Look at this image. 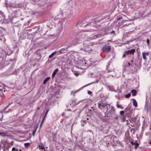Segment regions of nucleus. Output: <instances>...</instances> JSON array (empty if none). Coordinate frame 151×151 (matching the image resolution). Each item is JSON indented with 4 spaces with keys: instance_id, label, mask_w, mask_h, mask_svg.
<instances>
[{
    "instance_id": "nucleus-1",
    "label": "nucleus",
    "mask_w": 151,
    "mask_h": 151,
    "mask_svg": "<svg viewBox=\"0 0 151 151\" xmlns=\"http://www.w3.org/2000/svg\"><path fill=\"white\" fill-rule=\"evenodd\" d=\"M82 21H78L76 24V26L78 27H90L89 29L87 30V31H94L97 29V28L95 27V23L93 22H91L89 24H88L84 25V24Z\"/></svg>"
},
{
    "instance_id": "nucleus-2",
    "label": "nucleus",
    "mask_w": 151,
    "mask_h": 151,
    "mask_svg": "<svg viewBox=\"0 0 151 151\" xmlns=\"http://www.w3.org/2000/svg\"><path fill=\"white\" fill-rule=\"evenodd\" d=\"M39 5L40 6H44L43 8H45L47 6H52L51 3L50 2V0H47L46 2L44 1H42L40 3H39Z\"/></svg>"
},
{
    "instance_id": "nucleus-3",
    "label": "nucleus",
    "mask_w": 151,
    "mask_h": 151,
    "mask_svg": "<svg viewBox=\"0 0 151 151\" xmlns=\"http://www.w3.org/2000/svg\"><path fill=\"white\" fill-rule=\"evenodd\" d=\"M111 50V47L109 46L106 45L102 48V50L104 52H108Z\"/></svg>"
},
{
    "instance_id": "nucleus-4",
    "label": "nucleus",
    "mask_w": 151,
    "mask_h": 151,
    "mask_svg": "<svg viewBox=\"0 0 151 151\" xmlns=\"http://www.w3.org/2000/svg\"><path fill=\"white\" fill-rule=\"evenodd\" d=\"M108 105L110 106L109 104H107L106 103H98V106L100 109H102L104 108Z\"/></svg>"
},
{
    "instance_id": "nucleus-5",
    "label": "nucleus",
    "mask_w": 151,
    "mask_h": 151,
    "mask_svg": "<svg viewBox=\"0 0 151 151\" xmlns=\"http://www.w3.org/2000/svg\"><path fill=\"white\" fill-rule=\"evenodd\" d=\"M5 19V16L4 15V13L0 11V23H2L4 22L3 20Z\"/></svg>"
},
{
    "instance_id": "nucleus-6",
    "label": "nucleus",
    "mask_w": 151,
    "mask_h": 151,
    "mask_svg": "<svg viewBox=\"0 0 151 151\" xmlns=\"http://www.w3.org/2000/svg\"><path fill=\"white\" fill-rule=\"evenodd\" d=\"M134 51L135 50L134 49H132L130 50L126 51L124 52V53L127 55L129 54H133L134 53Z\"/></svg>"
},
{
    "instance_id": "nucleus-7",
    "label": "nucleus",
    "mask_w": 151,
    "mask_h": 151,
    "mask_svg": "<svg viewBox=\"0 0 151 151\" xmlns=\"http://www.w3.org/2000/svg\"><path fill=\"white\" fill-rule=\"evenodd\" d=\"M91 46L87 45L86 46L84 49V50L85 51H88L91 50V47H90Z\"/></svg>"
},
{
    "instance_id": "nucleus-8",
    "label": "nucleus",
    "mask_w": 151,
    "mask_h": 151,
    "mask_svg": "<svg viewBox=\"0 0 151 151\" xmlns=\"http://www.w3.org/2000/svg\"><path fill=\"white\" fill-rule=\"evenodd\" d=\"M79 40H75L73 41V43L71 45H76L77 44H79L80 43L78 42V41H79Z\"/></svg>"
},
{
    "instance_id": "nucleus-9",
    "label": "nucleus",
    "mask_w": 151,
    "mask_h": 151,
    "mask_svg": "<svg viewBox=\"0 0 151 151\" xmlns=\"http://www.w3.org/2000/svg\"><path fill=\"white\" fill-rule=\"evenodd\" d=\"M149 53L148 52H143L142 53L143 58L145 60L146 58V56L148 55Z\"/></svg>"
},
{
    "instance_id": "nucleus-10",
    "label": "nucleus",
    "mask_w": 151,
    "mask_h": 151,
    "mask_svg": "<svg viewBox=\"0 0 151 151\" xmlns=\"http://www.w3.org/2000/svg\"><path fill=\"white\" fill-rule=\"evenodd\" d=\"M132 103H133V105L134 106H135V107H137V102L135 99H133Z\"/></svg>"
},
{
    "instance_id": "nucleus-11",
    "label": "nucleus",
    "mask_w": 151,
    "mask_h": 151,
    "mask_svg": "<svg viewBox=\"0 0 151 151\" xmlns=\"http://www.w3.org/2000/svg\"><path fill=\"white\" fill-rule=\"evenodd\" d=\"M58 71V69H56L55 70L53 71V73L52 74V77H54V76L55 75L56 73Z\"/></svg>"
},
{
    "instance_id": "nucleus-12",
    "label": "nucleus",
    "mask_w": 151,
    "mask_h": 151,
    "mask_svg": "<svg viewBox=\"0 0 151 151\" xmlns=\"http://www.w3.org/2000/svg\"><path fill=\"white\" fill-rule=\"evenodd\" d=\"M50 77H48L45 79L44 80L43 82V84H46V82L47 81L50 79Z\"/></svg>"
},
{
    "instance_id": "nucleus-13",
    "label": "nucleus",
    "mask_w": 151,
    "mask_h": 151,
    "mask_svg": "<svg viewBox=\"0 0 151 151\" xmlns=\"http://www.w3.org/2000/svg\"><path fill=\"white\" fill-rule=\"evenodd\" d=\"M131 92L132 93L133 96H135L137 93L136 91L135 90H132L131 91Z\"/></svg>"
},
{
    "instance_id": "nucleus-14",
    "label": "nucleus",
    "mask_w": 151,
    "mask_h": 151,
    "mask_svg": "<svg viewBox=\"0 0 151 151\" xmlns=\"http://www.w3.org/2000/svg\"><path fill=\"white\" fill-rule=\"evenodd\" d=\"M21 149H18L14 147L12 148V151H21Z\"/></svg>"
},
{
    "instance_id": "nucleus-15",
    "label": "nucleus",
    "mask_w": 151,
    "mask_h": 151,
    "mask_svg": "<svg viewBox=\"0 0 151 151\" xmlns=\"http://www.w3.org/2000/svg\"><path fill=\"white\" fill-rule=\"evenodd\" d=\"M0 135L2 137H4L6 136L7 134L6 133L4 132H0Z\"/></svg>"
},
{
    "instance_id": "nucleus-16",
    "label": "nucleus",
    "mask_w": 151,
    "mask_h": 151,
    "mask_svg": "<svg viewBox=\"0 0 151 151\" xmlns=\"http://www.w3.org/2000/svg\"><path fill=\"white\" fill-rule=\"evenodd\" d=\"M24 145L25 147L27 148L30 145V143H25Z\"/></svg>"
},
{
    "instance_id": "nucleus-17",
    "label": "nucleus",
    "mask_w": 151,
    "mask_h": 151,
    "mask_svg": "<svg viewBox=\"0 0 151 151\" xmlns=\"http://www.w3.org/2000/svg\"><path fill=\"white\" fill-rule=\"evenodd\" d=\"M56 52L55 51L54 52L52 53L50 55L49 57V58H50L52 57L54 55Z\"/></svg>"
},
{
    "instance_id": "nucleus-18",
    "label": "nucleus",
    "mask_w": 151,
    "mask_h": 151,
    "mask_svg": "<svg viewBox=\"0 0 151 151\" xmlns=\"http://www.w3.org/2000/svg\"><path fill=\"white\" fill-rule=\"evenodd\" d=\"M114 69H112L111 70H107V72L108 73L110 72H114Z\"/></svg>"
},
{
    "instance_id": "nucleus-19",
    "label": "nucleus",
    "mask_w": 151,
    "mask_h": 151,
    "mask_svg": "<svg viewBox=\"0 0 151 151\" xmlns=\"http://www.w3.org/2000/svg\"><path fill=\"white\" fill-rule=\"evenodd\" d=\"M131 96V94L130 93H128V94H126L125 96V97L126 98H129Z\"/></svg>"
},
{
    "instance_id": "nucleus-20",
    "label": "nucleus",
    "mask_w": 151,
    "mask_h": 151,
    "mask_svg": "<svg viewBox=\"0 0 151 151\" xmlns=\"http://www.w3.org/2000/svg\"><path fill=\"white\" fill-rule=\"evenodd\" d=\"M135 145V149H136L139 146V145L138 143H136Z\"/></svg>"
},
{
    "instance_id": "nucleus-21",
    "label": "nucleus",
    "mask_w": 151,
    "mask_h": 151,
    "mask_svg": "<svg viewBox=\"0 0 151 151\" xmlns=\"http://www.w3.org/2000/svg\"><path fill=\"white\" fill-rule=\"evenodd\" d=\"M100 37V35H96L94 36V39H96L97 38L99 37Z\"/></svg>"
},
{
    "instance_id": "nucleus-22",
    "label": "nucleus",
    "mask_w": 151,
    "mask_h": 151,
    "mask_svg": "<svg viewBox=\"0 0 151 151\" xmlns=\"http://www.w3.org/2000/svg\"><path fill=\"white\" fill-rule=\"evenodd\" d=\"M124 112L123 111H121L120 112V114L121 115H123L124 114Z\"/></svg>"
},
{
    "instance_id": "nucleus-23",
    "label": "nucleus",
    "mask_w": 151,
    "mask_h": 151,
    "mask_svg": "<svg viewBox=\"0 0 151 151\" xmlns=\"http://www.w3.org/2000/svg\"><path fill=\"white\" fill-rule=\"evenodd\" d=\"M48 111H49V110H46V113H45V116H44V118H43V120H44V119L45 117V116H46V115H47V114L48 112Z\"/></svg>"
},
{
    "instance_id": "nucleus-24",
    "label": "nucleus",
    "mask_w": 151,
    "mask_h": 151,
    "mask_svg": "<svg viewBox=\"0 0 151 151\" xmlns=\"http://www.w3.org/2000/svg\"><path fill=\"white\" fill-rule=\"evenodd\" d=\"M111 110L113 112H114V111H115L113 107L112 106H111Z\"/></svg>"
},
{
    "instance_id": "nucleus-25",
    "label": "nucleus",
    "mask_w": 151,
    "mask_h": 151,
    "mask_svg": "<svg viewBox=\"0 0 151 151\" xmlns=\"http://www.w3.org/2000/svg\"><path fill=\"white\" fill-rule=\"evenodd\" d=\"M85 37V36L84 35H82V36H81V40H82V41H83V40L84 39V37Z\"/></svg>"
},
{
    "instance_id": "nucleus-26",
    "label": "nucleus",
    "mask_w": 151,
    "mask_h": 151,
    "mask_svg": "<svg viewBox=\"0 0 151 151\" xmlns=\"http://www.w3.org/2000/svg\"><path fill=\"white\" fill-rule=\"evenodd\" d=\"M147 42L148 45L149 44V40L148 39H147Z\"/></svg>"
},
{
    "instance_id": "nucleus-27",
    "label": "nucleus",
    "mask_w": 151,
    "mask_h": 151,
    "mask_svg": "<svg viewBox=\"0 0 151 151\" xmlns=\"http://www.w3.org/2000/svg\"><path fill=\"white\" fill-rule=\"evenodd\" d=\"M12 103V101H11L10 103H9L8 104V105L6 106L5 107L6 108H7L8 106L10 105Z\"/></svg>"
},
{
    "instance_id": "nucleus-28",
    "label": "nucleus",
    "mask_w": 151,
    "mask_h": 151,
    "mask_svg": "<svg viewBox=\"0 0 151 151\" xmlns=\"http://www.w3.org/2000/svg\"><path fill=\"white\" fill-rule=\"evenodd\" d=\"M92 92L90 91H89L88 92V94H92Z\"/></svg>"
},
{
    "instance_id": "nucleus-29",
    "label": "nucleus",
    "mask_w": 151,
    "mask_h": 151,
    "mask_svg": "<svg viewBox=\"0 0 151 151\" xmlns=\"http://www.w3.org/2000/svg\"><path fill=\"white\" fill-rule=\"evenodd\" d=\"M116 105L117 107L118 108H120L121 107H122L121 106H120L119 105V104H116Z\"/></svg>"
},
{
    "instance_id": "nucleus-30",
    "label": "nucleus",
    "mask_w": 151,
    "mask_h": 151,
    "mask_svg": "<svg viewBox=\"0 0 151 151\" xmlns=\"http://www.w3.org/2000/svg\"><path fill=\"white\" fill-rule=\"evenodd\" d=\"M76 91H75L74 92H73V91H72L71 92V94H73V95H74V94L76 93Z\"/></svg>"
},
{
    "instance_id": "nucleus-31",
    "label": "nucleus",
    "mask_w": 151,
    "mask_h": 151,
    "mask_svg": "<svg viewBox=\"0 0 151 151\" xmlns=\"http://www.w3.org/2000/svg\"><path fill=\"white\" fill-rule=\"evenodd\" d=\"M110 33L111 34H114L115 33V31H112L110 32Z\"/></svg>"
},
{
    "instance_id": "nucleus-32",
    "label": "nucleus",
    "mask_w": 151,
    "mask_h": 151,
    "mask_svg": "<svg viewBox=\"0 0 151 151\" xmlns=\"http://www.w3.org/2000/svg\"><path fill=\"white\" fill-rule=\"evenodd\" d=\"M131 143L132 144V145H135V144L136 143L135 142H131Z\"/></svg>"
},
{
    "instance_id": "nucleus-33",
    "label": "nucleus",
    "mask_w": 151,
    "mask_h": 151,
    "mask_svg": "<svg viewBox=\"0 0 151 151\" xmlns=\"http://www.w3.org/2000/svg\"><path fill=\"white\" fill-rule=\"evenodd\" d=\"M126 54H125H125H123V55L122 56V58H124L125 57Z\"/></svg>"
},
{
    "instance_id": "nucleus-34",
    "label": "nucleus",
    "mask_w": 151,
    "mask_h": 151,
    "mask_svg": "<svg viewBox=\"0 0 151 151\" xmlns=\"http://www.w3.org/2000/svg\"><path fill=\"white\" fill-rule=\"evenodd\" d=\"M107 106V112H108V109H109H109H110V107L109 106Z\"/></svg>"
},
{
    "instance_id": "nucleus-35",
    "label": "nucleus",
    "mask_w": 151,
    "mask_h": 151,
    "mask_svg": "<svg viewBox=\"0 0 151 151\" xmlns=\"http://www.w3.org/2000/svg\"><path fill=\"white\" fill-rule=\"evenodd\" d=\"M44 148V147L43 146H42L40 147V149H43Z\"/></svg>"
},
{
    "instance_id": "nucleus-36",
    "label": "nucleus",
    "mask_w": 151,
    "mask_h": 151,
    "mask_svg": "<svg viewBox=\"0 0 151 151\" xmlns=\"http://www.w3.org/2000/svg\"><path fill=\"white\" fill-rule=\"evenodd\" d=\"M118 116H116L115 117V119H118Z\"/></svg>"
},
{
    "instance_id": "nucleus-37",
    "label": "nucleus",
    "mask_w": 151,
    "mask_h": 151,
    "mask_svg": "<svg viewBox=\"0 0 151 151\" xmlns=\"http://www.w3.org/2000/svg\"><path fill=\"white\" fill-rule=\"evenodd\" d=\"M122 18L121 17H119L117 19V20H119Z\"/></svg>"
},
{
    "instance_id": "nucleus-38",
    "label": "nucleus",
    "mask_w": 151,
    "mask_h": 151,
    "mask_svg": "<svg viewBox=\"0 0 151 151\" xmlns=\"http://www.w3.org/2000/svg\"><path fill=\"white\" fill-rule=\"evenodd\" d=\"M74 74H75V75H77V76H78V73H74Z\"/></svg>"
},
{
    "instance_id": "nucleus-39",
    "label": "nucleus",
    "mask_w": 151,
    "mask_h": 151,
    "mask_svg": "<svg viewBox=\"0 0 151 151\" xmlns=\"http://www.w3.org/2000/svg\"><path fill=\"white\" fill-rule=\"evenodd\" d=\"M128 65H129V66H130L131 65V64H130V63H128Z\"/></svg>"
},
{
    "instance_id": "nucleus-40",
    "label": "nucleus",
    "mask_w": 151,
    "mask_h": 151,
    "mask_svg": "<svg viewBox=\"0 0 151 151\" xmlns=\"http://www.w3.org/2000/svg\"><path fill=\"white\" fill-rule=\"evenodd\" d=\"M9 111H12V109H9Z\"/></svg>"
},
{
    "instance_id": "nucleus-41",
    "label": "nucleus",
    "mask_w": 151,
    "mask_h": 151,
    "mask_svg": "<svg viewBox=\"0 0 151 151\" xmlns=\"http://www.w3.org/2000/svg\"><path fill=\"white\" fill-rule=\"evenodd\" d=\"M122 119L123 120V121H124V120H125V119L124 117H123V118H122Z\"/></svg>"
},
{
    "instance_id": "nucleus-42",
    "label": "nucleus",
    "mask_w": 151,
    "mask_h": 151,
    "mask_svg": "<svg viewBox=\"0 0 151 151\" xmlns=\"http://www.w3.org/2000/svg\"><path fill=\"white\" fill-rule=\"evenodd\" d=\"M36 132V131H34L33 132V134L34 135L35 134V132Z\"/></svg>"
},
{
    "instance_id": "nucleus-43",
    "label": "nucleus",
    "mask_w": 151,
    "mask_h": 151,
    "mask_svg": "<svg viewBox=\"0 0 151 151\" xmlns=\"http://www.w3.org/2000/svg\"><path fill=\"white\" fill-rule=\"evenodd\" d=\"M131 67H132L133 66V65L132 64H131V65L130 66Z\"/></svg>"
},
{
    "instance_id": "nucleus-44",
    "label": "nucleus",
    "mask_w": 151,
    "mask_h": 151,
    "mask_svg": "<svg viewBox=\"0 0 151 151\" xmlns=\"http://www.w3.org/2000/svg\"><path fill=\"white\" fill-rule=\"evenodd\" d=\"M120 108H121L122 109H124L123 107L122 106V107H121Z\"/></svg>"
},
{
    "instance_id": "nucleus-45",
    "label": "nucleus",
    "mask_w": 151,
    "mask_h": 151,
    "mask_svg": "<svg viewBox=\"0 0 151 151\" xmlns=\"http://www.w3.org/2000/svg\"><path fill=\"white\" fill-rule=\"evenodd\" d=\"M149 143L151 145V140H150Z\"/></svg>"
},
{
    "instance_id": "nucleus-46",
    "label": "nucleus",
    "mask_w": 151,
    "mask_h": 151,
    "mask_svg": "<svg viewBox=\"0 0 151 151\" xmlns=\"http://www.w3.org/2000/svg\"><path fill=\"white\" fill-rule=\"evenodd\" d=\"M106 69H108V67L107 66H106Z\"/></svg>"
},
{
    "instance_id": "nucleus-47",
    "label": "nucleus",
    "mask_w": 151,
    "mask_h": 151,
    "mask_svg": "<svg viewBox=\"0 0 151 151\" xmlns=\"http://www.w3.org/2000/svg\"><path fill=\"white\" fill-rule=\"evenodd\" d=\"M59 19L58 18H57L56 20H58Z\"/></svg>"
},
{
    "instance_id": "nucleus-48",
    "label": "nucleus",
    "mask_w": 151,
    "mask_h": 151,
    "mask_svg": "<svg viewBox=\"0 0 151 151\" xmlns=\"http://www.w3.org/2000/svg\"><path fill=\"white\" fill-rule=\"evenodd\" d=\"M127 108H125V110H126V109H127Z\"/></svg>"
},
{
    "instance_id": "nucleus-49",
    "label": "nucleus",
    "mask_w": 151,
    "mask_h": 151,
    "mask_svg": "<svg viewBox=\"0 0 151 151\" xmlns=\"http://www.w3.org/2000/svg\"><path fill=\"white\" fill-rule=\"evenodd\" d=\"M91 74V75H93V73H92V74Z\"/></svg>"
},
{
    "instance_id": "nucleus-50",
    "label": "nucleus",
    "mask_w": 151,
    "mask_h": 151,
    "mask_svg": "<svg viewBox=\"0 0 151 151\" xmlns=\"http://www.w3.org/2000/svg\"><path fill=\"white\" fill-rule=\"evenodd\" d=\"M112 77H113V75H112Z\"/></svg>"
},
{
    "instance_id": "nucleus-51",
    "label": "nucleus",
    "mask_w": 151,
    "mask_h": 151,
    "mask_svg": "<svg viewBox=\"0 0 151 151\" xmlns=\"http://www.w3.org/2000/svg\"><path fill=\"white\" fill-rule=\"evenodd\" d=\"M102 40V39H101V40H100V41Z\"/></svg>"
}]
</instances>
